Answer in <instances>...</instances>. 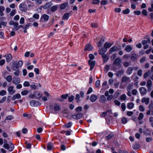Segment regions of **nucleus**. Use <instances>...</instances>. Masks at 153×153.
<instances>
[{
  "label": "nucleus",
  "instance_id": "f257e3e1",
  "mask_svg": "<svg viewBox=\"0 0 153 153\" xmlns=\"http://www.w3.org/2000/svg\"><path fill=\"white\" fill-rule=\"evenodd\" d=\"M131 82V80L129 77L126 76H124L122 78L121 84L122 83L128 84Z\"/></svg>",
  "mask_w": 153,
  "mask_h": 153
},
{
  "label": "nucleus",
  "instance_id": "f03ea898",
  "mask_svg": "<svg viewBox=\"0 0 153 153\" xmlns=\"http://www.w3.org/2000/svg\"><path fill=\"white\" fill-rule=\"evenodd\" d=\"M20 10L23 12H25L27 10V6L24 3H21L19 6Z\"/></svg>",
  "mask_w": 153,
  "mask_h": 153
},
{
  "label": "nucleus",
  "instance_id": "7ed1b4c3",
  "mask_svg": "<svg viewBox=\"0 0 153 153\" xmlns=\"http://www.w3.org/2000/svg\"><path fill=\"white\" fill-rule=\"evenodd\" d=\"M40 103L37 101L32 100L30 102V105L32 106H36L40 105Z\"/></svg>",
  "mask_w": 153,
  "mask_h": 153
},
{
  "label": "nucleus",
  "instance_id": "20e7f679",
  "mask_svg": "<svg viewBox=\"0 0 153 153\" xmlns=\"http://www.w3.org/2000/svg\"><path fill=\"white\" fill-rule=\"evenodd\" d=\"M14 146L13 144L11 142H10L9 144H8V146L6 148H4L7 149L10 152L12 151L14 149Z\"/></svg>",
  "mask_w": 153,
  "mask_h": 153
},
{
  "label": "nucleus",
  "instance_id": "39448f33",
  "mask_svg": "<svg viewBox=\"0 0 153 153\" xmlns=\"http://www.w3.org/2000/svg\"><path fill=\"white\" fill-rule=\"evenodd\" d=\"M83 116V114L82 113H79L78 114L73 115L71 117L74 119H78L81 118Z\"/></svg>",
  "mask_w": 153,
  "mask_h": 153
},
{
  "label": "nucleus",
  "instance_id": "423d86ee",
  "mask_svg": "<svg viewBox=\"0 0 153 153\" xmlns=\"http://www.w3.org/2000/svg\"><path fill=\"white\" fill-rule=\"evenodd\" d=\"M14 87L13 86H11L9 87L7 89V91L9 93V94L10 95H13L14 94L16 91L15 90H13Z\"/></svg>",
  "mask_w": 153,
  "mask_h": 153
},
{
  "label": "nucleus",
  "instance_id": "0eeeda50",
  "mask_svg": "<svg viewBox=\"0 0 153 153\" xmlns=\"http://www.w3.org/2000/svg\"><path fill=\"white\" fill-rule=\"evenodd\" d=\"M20 82V78L17 77H14L13 78V82L16 85H17Z\"/></svg>",
  "mask_w": 153,
  "mask_h": 153
},
{
  "label": "nucleus",
  "instance_id": "6e6552de",
  "mask_svg": "<svg viewBox=\"0 0 153 153\" xmlns=\"http://www.w3.org/2000/svg\"><path fill=\"white\" fill-rule=\"evenodd\" d=\"M121 63V59L120 58L118 57L114 60L113 63V65H120Z\"/></svg>",
  "mask_w": 153,
  "mask_h": 153
},
{
  "label": "nucleus",
  "instance_id": "1a4fd4ad",
  "mask_svg": "<svg viewBox=\"0 0 153 153\" xmlns=\"http://www.w3.org/2000/svg\"><path fill=\"white\" fill-rule=\"evenodd\" d=\"M150 99L149 98L143 97L141 100V102L143 103H145L146 105H148Z\"/></svg>",
  "mask_w": 153,
  "mask_h": 153
},
{
  "label": "nucleus",
  "instance_id": "9d476101",
  "mask_svg": "<svg viewBox=\"0 0 153 153\" xmlns=\"http://www.w3.org/2000/svg\"><path fill=\"white\" fill-rule=\"evenodd\" d=\"M88 63L90 65V70L91 71L93 69L95 64V61H92L91 60H89L88 61Z\"/></svg>",
  "mask_w": 153,
  "mask_h": 153
},
{
  "label": "nucleus",
  "instance_id": "9b49d317",
  "mask_svg": "<svg viewBox=\"0 0 153 153\" xmlns=\"http://www.w3.org/2000/svg\"><path fill=\"white\" fill-rule=\"evenodd\" d=\"M140 92L142 95H143L146 94L147 90L145 88L142 87L140 89Z\"/></svg>",
  "mask_w": 153,
  "mask_h": 153
},
{
  "label": "nucleus",
  "instance_id": "f8f14e48",
  "mask_svg": "<svg viewBox=\"0 0 153 153\" xmlns=\"http://www.w3.org/2000/svg\"><path fill=\"white\" fill-rule=\"evenodd\" d=\"M49 16L47 15L46 14H43L42 15L41 17L40 21H42V19H43L45 21H48L49 19Z\"/></svg>",
  "mask_w": 153,
  "mask_h": 153
},
{
  "label": "nucleus",
  "instance_id": "ddd939ff",
  "mask_svg": "<svg viewBox=\"0 0 153 153\" xmlns=\"http://www.w3.org/2000/svg\"><path fill=\"white\" fill-rule=\"evenodd\" d=\"M131 59L133 61H134L137 60L138 59L137 55L135 53H132L131 55Z\"/></svg>",
  "mask_w": 153,
  "mask_h": 153
},
{
  "label": "nucleus",
  "instance_id": "4468645a",
  "mask_svg": "<svg viewBox=\"0 0 153 153\" xmlns=\"http://www.w3.org/2000/svg\"><path fill=\"white\" fill-rule=\"evenodd\" d=\"M71 14V13H65L62 18V19L63 20H67Z\"/></svg>",
  "mask_w": 153,
  "mask_h": 153
},
{
  "label": "nucleus",
  "instance_id": "2eb2a0df",
  "mask_svg": "<svg viewBox=\"0 0 153 153\" xmlns=\"http://www.w3.org/2000/svg\"><path fill=\"white\" fill-rule=\"evenodd\" d=\"M93 47L92 46L89 44H87L85 46L84 50L86 51H90L92 49Z\"/></svg>",
  "mask_w": 153,
  "mask_h": 153
},
{
  "label": "nucleus",
  "instance_id": "dca6fc26",
  "mask_svg": "<svg viewBox=\"0 0 153 153\" xmlns=\"http://www.w3.org/2000/svg\"><path fill=\"white\" fill-rule=\"evenodd\" d=\"M118 49L117 47L115 46H113L111 47L109 50V52L111 54L114 52H115L117 51Z\"/></svg>",
  "mask_w": 153,
  "mask_h": 153
},
{
  "label": "nucleus",
  "instance_id": "f3484780",
  "mask_svg": "<svg viewBox=\"0 0 153 153\" xmlns=\"http://www.w3.org/2000/svg\"><path fill=\"white\" fill-rule=\"evenodd\" d=\"M107 49L105 48H102L99 50V54L101 55L105 54L104 53L106 52Z\"/></svg>",
  "mask_w": 153,
  "mask_h": 153
},
{
  "label": "nucleus",
  "instance_id": "a211bd4d",
  "mask_svg": "<svg viewBox=\"0 0 153 153\" xmlns=\"http://www.w3.org/2000/svg\"><path fill=\"white\" fill-rule=\"evenodd\" d=\"M9 24L10 25H13L14 27H16L19 25V23L17 22L14 21L13 20H11L9 22Z\"/></svg>",
  "mask_w": 153,
  "mask_h": 153
},
{
  "label": "nucleus",
  "instance_id": "6ab92c4d",
  "mask_svg": "<svg viewBox=\"0 0 153 153\" xmlns=\"http://www.w3.org/2000/svg\"><path fill=\"white\" fill-rule=\"evenodd\" d=\"M97 99V96L95 95H92L91 96L90 100L91 101L93 102L95 101Z\"/></svg>",
  "mask_w": 153,
  "mask_h": 153
},
{
  "label": "nucleus",
  "instance_id": "aec40b11",
  "mask_svg": "<svg viewBox=\"0 0 153 153\" xmlns=\"http://www.w3.org/2000/svg\"><path fill=\"white\" fill-rule=\"evenodd\" d=\"M21 97V96L19 94H17L14 95L12 97V100H14L16 99H19Z\"/></svg>",
  "mask_w": 153,
  "mask_h": 153
},
{
  "label": "nucleus",
  "instance_id": "412c9836",
  "mask_svg": "<svg viewBox=\"0 0 153 153\" xmlns=\"http://www.w3.org/2000/svg\"><path fill=\"white\" fill-rule=\"evenodd\" d=\"M112 45V44L109 42H106L104 45L105 48L107 49L110 48Z\"/></svg>",
  "mask_w": 153,
  "mask_h": 153
},
{
  "label": "nucleus",
  "instance_id": "4be33fe9",
  "mask_svg": "<svg viewBox=\"0 0 153 153\" xmlns=\"http://www.w3.org/2000/svg\"><path fill=\"white\" fill-rule=\"evenodd\" d=\"M132 48L130 45H127L126 47L125 50L127 52H129L132 51Z\"/></svg>",
  "mask_w": 153,
  "mask_h": 153
},
{
  "label": "nucleus",
  "instance_id": "5701e85b",
  "mask_svg": "<svg viewBox=\"0 0 153 153\" xmlns=\"http://www.w3.org/2000/svg\"><path fill=\"white\" fill-rule=\"evenodd\" d=\"M149 109L151 111V115H153V103H151L148 106Z\"/></svg>",
  "mask_w": 153,
  "mask_h": 153
},
{
  "label": "nucleus",
  "instance_id": "b1692460",
  "mask_svg": "<svg viewBox=\"0 0 153 153\" xmlns=\"http://www.w3.org/2000/svg\"><path fill=\"white\" fill-rule=\"evenodd\" d=\"M106 100V98L104 95H102L100 96L99 101L101 102H105Z\"/></svg>",
  "mask_w": 153,
  "mask_h": 153
},
{
  "label": "nucleus",
  "instance_id": "393cba45",
  "mask_svg": "<svg viewBox=\"0 0 153 153\" xmlns=\"http://www.w3.org/2000/svg\"><path fill=\"white\" fill-rule=\"evenodd\" d=\"M53 108L55 111H57L60 109V107L57 104L55 103L53 105Z\"/></svg>",
  "mask_w": 153,
  "mask_h": 153
},
{
  "label": "nucleus",
  "instance_id": "a878e982",
  "mask_svg": "<svg viewBox=\"0 0 153 153\" xmlns=\"http://www.w3.org/2000/svg\"><path fill=\"white\" fill-rule=\"evenodd\" d=\"M12 56L10 54H7L6 57V61L7 62H10L12 59Z\"/></svg>",
  "mask_w": 153,
  "mask_h": 153
},
{
  "label": "nucleus",
  "instance_id": "bb28decb",
  "mask_svg": "<svg viewBox=\"0 0 153 153\" xmlns=\"http://www.w3.org/2000/svg\"><path fill=\"white\" fill-rule=\"evenodd\" d=\"M102 57L103 59V61L105 62H106L109 59V58L106 54L102 55Z\"/></svg>",
  "mask_w": 153,
  "mask_h": 153
},
{
  "label": "nucleus",
  "instance_id": "cd10ccee",
  "mask_svg": "<svg viewBox=\"0 0 153 153\" xmlns=\"http://www.w3.org/2000/svg\"><path fill=\"white\" fill-rule=\"evenodd\" d=\"M23 64V61L21 60H19L18 62L16 65V68H19V67H21Z\"/></svg>",
  "mask_w": 153,
  "mask_h": 153
},
{
  "label": "nucleus",
  "instance_id": "c85d7f7f",
  "mask_svg": "<svg viewBox=\"0 0 153 153\" xmlns=\"http://www.w3.org/2000/svg\"><path fill=\"white\" fill-rule=\"evenodd\" d=\"M133 70V68L132 67H129L127 70L126 73L130 75L132 73Z\"/></svg>",
  "mask_w": 153,
  "mask_h": 153
},
{
  "label": "nucleus",
  "instance_id": "c756f323",
  "mask_svg": "<svg viewBox=\"0 0 153 153\" xmlns=\"http://www.w3.org/2000/svg\"><path fill=\"white\" fill-rule=\"evenodd\" d=\"M133 83L128 84L127 87L126 88L128 91L131 90L133 88Z\"/></svg>",
  "mask_w": 153,
  "mask_h": 153
},
{
  "label": "nucleus",
  "instance_id": "7c9ffc66",
  "mask_svg": "<svg viewBox=\"0 0 153 153\" xmlns=\"http://www.w3.org/2000/svg\"><path fill=\"white\" fill-rule=\"evenodd\" d=\"M5 8L3 6H0V16H3L4 13L3 12Z\"/></svg>",
  "mask_w": 153,
  "mask_h": 153
},
{
  "label": "nucleus",
  "instance_id": "2f4dec72",
  "mask_svg": "<svg viewBox=\"0 0 153 153\" xmlns=\"http://www.w3.org/2000/svg\"><path fill=\"white\" fill-rule=\"evenodd\" d=\"M53 144L51 143H48L47 144V149L48 150H51L53 148Z\"/></svg>",
  "mask_w": 153,
  "mask_h": 153
},
{
  "label": "nucleus",
  "instance_id": "473e14b6",
  "mask_svg": "<svg viewBox=\"0 0 153 153\" xmlns=\"http://www.w3.org/2000/svg\"><path fill=\"white\" fill-rule=\"evenodd\" d=\"M104 38L102 37L101 38V39L100 41L98 42L97 45L98 47H100L101 46V45L102 44V42H104Z\"/></svg>",
  "mask_w": 153,
  "mask_h": 153
},
{
  "label": "nucleus",
  "instance_id": "72a5a7b5",
  "mask_svg": "<svg viewBox=\"0 0 153 153\" xmlns=\"http://www.w3.org/2000/svg\"><path fill=\"white\" fill-rule=\"evenodd\" d=\"M68 4V3L66 2L65 3H63L61 4L60 8L62 10L64 9L67 5Z\"/></svg>",
  "mask_w": 153,
  "mask_h": 153
},
{
  "label": "nucleus",
  "instance_id": "f704fd0d",
  "mask_svg": "<svg viewBox=\"0 0 153 153\" xmlns=\"http://www.w3.org/2000/svg\"><path fill=\"white\" fill-rule=\"evenodd\" d=\"M132 147L134 149H137L139 148L140 145L138 143H135L133 145Z\"/></svg>",
  "mask_w": 153,
  "mask_h": 153
},
{
  "label": "nucleus",
  "instance_id": "c9c22d12",
  "mask_svg": "<svg viewBox=\"0 0 153 153\" xmlns=\"http://www.w3.org/2000/svg\"><path fill=\"white\" fill-rule=\"evenodd\" d=\"M30 87L31 88L33 89H37L38 88V86L36 85V84L33 83V84H31Z\"/></svg>",
  "mask_w": 153,
  "mask_h": 153
},
{
  "label": "nucleus",
  "instance_id": "e433bc0d",
  "mask_svg": "<svg viewBox=\"0 0 153 153\" xmlns=\"http://www.w3.org/2000/svg\"><path fill=\"white\" fill-rule=\"evenodd\" d=\"M51 6V5L49 3H46L44 6H43V7L44 9H47Z\"/></svg>",
  "mask_w": 153,
  "mask_h": 153
},
{
  "label": "nucleus",
  "instance_id": "4c0bfd02",
  "mask_svg": "<svg viewBox=\"0 0 153 153\" xmlns=\"http://www.w3.org/2000/svg\"><path fill=\"white\" fill-rule=\"evenodd\" d=\"M113 137V135L112 134H110L107 136L105 137V139L106 140H108L111 139Z\"/></svg>",
  "mask_w": 153,
  "mask_h": 153
},
{
  "label": "nucleus",
  "instance_id": "58836bf2",
  "mask_svg": "<svg viewBox=\"0 0 153 153\" xmlns=\"http://www.w3.org/2000/svg\"><path fill=\"white\" fill-rule=\"evenodd\" d=\"M134 106V104L132 102H130L128 103L127 107L129 109H132Z\"/></svg>",
  "mask_w": 153,
  "mask_h": 153
},
{
  "label": "nucleus",
  "instance_id": "ea45409f",
  "mask_svg": "<svg viewBox=\"0 0 153 153\" xmlns=\"http://www.w3.org/2000/svg\"><path fill=\"white\" fill-rule=\"evenodd\" d=\"M72 124V123L70 122L65 125L64 126L65 127L68 128L71 126Z\"/></svg>",
  "mask_w": 153,
  "mask_h": 153
},
{
  "label": "nucleus",
  "instance_id": "a19ab883",
  "mask_svg": "<svg viewBox=\"0 0 153 153\" xmlns=\"http://www.w3.org/2000/svg\"><path fill=\"white\" fill-rule=\"evenodd\" d=\"M74 96L73 95H71L69 96L68 98V102H72L74 99Z\"/></svg>",
  "mask_w": 153,
  "mask_h": 153
},
{
  "label": "nucleus",
  "instance_id": "79ce46f5",
  "mask_svg": "<svg viewBox=\"0 0 153 153\" xmlns=\"http://www.w3.org/2000/svg\"><path fill=\"white\" fill-rule=\"evenodd\" d=\"M151 73V72L150 71H148L146 72H145L143 75V77L144 78H146L147 77L149 76V75Z\"/></svg>",
  "mask_w": 153,
  "mask_h": 153
},
{
  "label": "nucleus",
  "instance_id": "37998d69",
  "mask_svg": "<svg viewBox=\"0 0 153 153\" xmlns=\"http://www.w3.org/2000/svg\"><path fill=\"white\" fill-rule=\"evenodd\" d=\"M152 85V82L150 79H149L147 82V83L146 85L147 87H151Z\"/></svg>",
  "mask_w": 153,
  "mask_h": 153
},
{
  "label": "nucleus",
  "instance_id": "c03bdc74",
  "mask_svg": "<svg viewBox=\"0 0 153 153\" xmlns=\"http://www.w3.org/2000/svg\"><path fill=\"white\" fill-rule=\"evenodd\" d=\"M124 71L123 70H120L117 71V76H120L123 74Z\"/></svg>",
  "mask_w": 153,
  "mask_h": 153
},
{
  "label": "nucleus",
  "instance_id": "a18cd8bd",
  "mask_svg": "<svg viewBox=\"0 0 153 153\" xmlns=\"http://www.w3.org/2000/svg\"><path fill=\"white\" fill-rule=\"evenodd\" d=\"M6 80L9 82H10L12 80V76L10 75L8 76L6 78Z\"/></svg>",
  "mask_w": 153,
  "mask_h": 153
},
{
  "label": "nucleus",
  "instance_id": "49530a36",
  "mask_svg": "<svg viewBox=\"0 0 153 153\" xmlns=\"http://www.w3.org/2000/svg\"><path fill=\"white\" fill-rule=\"evenodd\" d=\"M28 92L27 90H24L21 92V94L22 95L25 96L27 94Z\"/></svg>",
  "mask_w": 153,
  "mask_h": 153
},
{
  "label": "nucleus",
  "instance_id": "de8ad7c7",
  "mask_svg": "<svg viewBox=\"0 0 153 153\" xmlns=\"http://www.w3.org/2000/svg\"><path fill=\"white\" fill-rule=\"evenodd\" d=\"M127 97L125 94H122L120 97L121 100H126Z\"/></svg>",
  "mask_w": 153,
  "mask_h": 153
},
{
  "label": "nucleus",
  "instance_id": "09e8293b",
  "mask_svg": "<svg viewBox=\"0 0 153 153\" xmlns=\"http://www.w3.org/2000/svg\"><path fill=\"white\" fill-rule=\"evenodd\" d=\"M108 3V1L106 0H104L100 2V4L101 5H105L107 4Z\"/></svg>",
  "mask_w": 153,
  "mask_h": 153
},
{
  "label": "nucleus",
  "instance_id": "8fccbe9b",
  "mask_svg": "<svg viewBox=\"0 0 153 153\" xmlns=\"http://www.w3.org/2000/svg\"><path fill=\"white\" fill-rule=\"evenodd\" d=\"M144 115L142 113H140L139 114V116L138 118V119L139 120H140L142 119Z\"/></svg>",
  "mask_w": 153,
  "mask_h": 153
},
{
  "label": "nucleus",
  "instance_id": "3c124183",
  "mask_svg": "<svg viewBox=\"0 0 153 153\" xmlns=\"http://www.w3.org/2000/svg\"><path fill=\"white\" fill-rule=\"evenodd\" d=\"M24 27V26H23V25H20L19 26L18 25V26L17 27H16V28H13V30L14 31H17V30H18L20 28H21L22 27Z\"/></svg>",
  "mask_w": 153,
  "mask_h": 153
},
{
  "label": "nucleus",
  "instance_id": "603ef678",
  "mask_svg": "<svg viewBox=\"0 0 153 153\" xmlns=\"http://www.w3.org/2000/svg\"><path fill=\"white\" fill-rule=\"evenodd\" d=\"M35 96L36 98L39 99L42 97V94L39 93H37L35 94Z\"/></svg>",
  "mask_w": 153,
  "mask_h": 153
},
{
  "label": "nucleus",
  "instance_id": "864d4df0",
  "mask_svg": "<svg viewBox=\"0 0 153 153\" xmlns=\"http://www.w3.org/2000/svg\"><path fill=\"white\" fill-rule=\"evenodd\" d=\"M57 6H53L51 7V11L52 12H54L57 9Z\"/></svg>",
  "mask_w": 153,
  "mask_h": 153
},
{
  "label": "nucleus",
  "instance_id": "5fc2aeb1",
  "mask_svg": "<svg viewBox=\"0 0 153 153\" xmlns=\"http://www.w3.org/2000/svg\"><path fill=\"white\" fill-rule=\"evenodd\" d=\"M13 117L12 115H9L7 116L5 119L6 120H10L13 119Z\"/></svg>",
  "mask_w": 153,
  "mask_h": 153
},
{
  "label": "nucleus",
  "instance_id": "6e6d98bb",
  "mask_svg": "<svg viewBox=\"0 0 153 153\" xmlns=\"http://www.w3.org/2000/svg\"><path fill=\"white\" fill-rule=\"evenodd\" d=\"M6 91L4 90H2L0 91V95L3 96L6 94Z\"/></svg>",
  "mask_w": 153,
  "mask_h": 153
},
{
  "label": "nucleus",
  "instance_id": "4d7b16f0",
  "mask_svg": "<svg viewBox=\"0 0 153 153\" xmlns=\"http://www.w3.org/2000/svg\"><path fill=\"white\" fill-rule=\"evenodd\" d=\"M137 74L139 76H141L142 75V70L141 69H139L137 72Z\"/></svg>",
  "mask_w": 153,
  "mask_h": 153
},
{
  "label": "nucleus",
  "instance_id": "13d9d810",
  "mask_svg": "<svg viewBox=\"0 0 153 153\" xmlns=\"http://www.w3.org/2000/svg\"><path fill=\"white\" fill-rule=\"evenodd\" d=\"M16 13V10L13 9L12 10L10 13V16H13Z\"/></svg>",
  "mask_w": 153,
  "mask_h": 153
},
{
  "label": "nucleus",
  "instance_id": "bf43d9fd",
  "mask_svg": "<svg viewBox=\"0 0 153 153\" xmlns=\"http://www.w3.org/2000/svg\"><path fill=\"white\" fill-rule=\"evenodd\" d=\"M153 139L151 137H147L146 138V140L147 142H150Z\"/></svg>",
  "mask_w": 153,
  "mask_h": 153
},
{
  "label": "nucleus",
  "instance_id": "052dcab7",
  "mask_svg": "<svg viewBox=\"0 0 153 153\" xmlns=\"http://www.w3.org/2000/svg\"><path fill=\"white\" fill-rule=\"evenodd\" d=\"M30 26V23H28L25 26H24L23 28V29H27L29 28V27Z\"/></svg>",
  "mask_w": 153,
  "mask_h": 153
},
{
  "label": "nucleus",
  "instance_id": "680f3d73",
  "mask_svg": "<svg viewBox=\"0 0 153 153\" xmlns=\"http://www.w3.org/2000/svg\"><path fill=\"white\" fill-rule=\"evenodd\" d=\"M4 144L3 145V147L4 148H6L7 147V146H8L7 141L6 139H4Z\"/></svg>",
  "mask_w": 153,
  "mask_h": 153
},
{
  "label": "nucleus",
  "instance_id": "e2e57ef3",
  "mask_svg": "<svg viewBox=\"0 0 153 153\" xmlns=\"http://www.w3.org/2000/svg\"><path fill=\"white\" fill-rule=\"evenodd\" d=\"M137 91L136 89H133L131 91V94L134 95H135L137 94Z\"/></svg>",
  "mask_w": 153,
  "mask_h": 153
},
{
  "label": "nucleus",
  "instance_id": "0e129e2a",
  "mask_svg": "<svg viewBox=\"0 0 153 153\" xmlns=\"http://www.w3.org/2000/svg\"><path fill=\"white\" fill-rule=\"evenodd\" d=\"M130 12V10L128 9H127L123 11V13L124 14H128Z\"/></svg>",
  "mask_w": 153,
  "mask_h": 153
},
{
  "label": "nucleus",
  "instance_id": "69168bd1",
  "mask_svg": "<svg viewBox=\"0 0 153 153\" xmlns=\"http://www.w3.org/2000/svg\"><path fill=\"white\" fill-rule=\"evenodd\" d=\"M33 18L36 19H38L39 18V15L37 13L34 14L33 16Z\"/></svg>",
  "mask_w": 153,
  "mask_h": 153
},
{
  "label": "nucleus",
  "instance_id": "338daca9",
  "mask_svg": "<svg viewBox=\"0 0 153 153\" xmlns=\"http://www.w3.org/2000/svg\"><path fill=\"white\" fill-rule=\"evenodd\" d=\"M149 121L151 123L152 126L153 127V117H150L149 119Z\"/></svg>",
  "mask_w": 153,
  "mask_h": 153
},
{
  "label": "nucleus",
  "instance_id": "774afa93",
  "mask_svg": "<svg viewBox=\"0 0 153 153\" xmlns=\"http://www.w3.org/2000/svg\"><path fill=\"white\" fill-rule=\"evenodd\" d=\"M119 153H128V152L125 150H122L119 149L118 150Z\"/></svg>",
  "mask_w": 153,
  "mask_h": 153
}]
</instances>
